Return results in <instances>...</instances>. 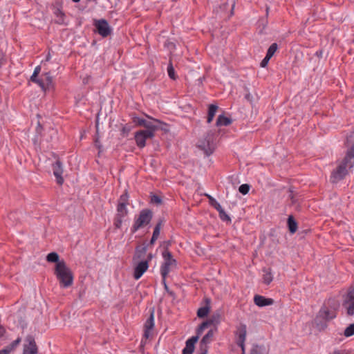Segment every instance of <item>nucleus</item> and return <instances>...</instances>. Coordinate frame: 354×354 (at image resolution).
<instances>
[{
	"label": "nucleus",
	"instance_id": "1",
	"mask_svg": "<svg viewBox=\"0 0 354 354\" xmlns=\"http://www.w3.org/2000/svg\"><path fill=\"white\" fill-rule=\"evenodd\" d=\"M354 167V144L350 146L344 157L337 160V167L334 169L330 176V181L333 184L337 183L343 180L348 174L350 170Z\"/></svg>",
	"mask_w": 354,
	"mask_h": 354
},
{
	"label": "nucleus",
	"instance_id": "2",
	"mask_svg": "<svg viewBox=\"0 0 354 354\" xmlns=\"http://www.w3.org/2000/svg\"><path fill=\"white\" fill-rule=\"evenodd\" d=\"M338 304L334 299H328L320 308L315 317V322L318 326L326 328V322L337 317Z\"/></svg>",
	"mask_w": 354,
	"mask_h": 354
},
{
	"label": "nucleus",
	"instance_id": "3",
	"mask_svg": "<svg viewBox=\"0 0 354 354\" xmlns=\"http://www.w3.org/2000/svg\"><path fill=\"white\" fill-rule=\"evenodd\" d=\"M219 319V315H218L216 317L214 315L209 319L203 322L196 329V335L192 336L191 338L188 339L185 343V347L183 350V354H193L195 348V344L197 342L199 336L203 333V331L211 325L214 324L216 322V319Z\"/></svg>",
	"mask_w": 354,
	"mask_h": 354
},
{
	"label": "nucleus",
	"instance_id": "4",
	"mask_svg": "<svg viewBox=\"0 0 354 354\" xmlns=\"http://www.w3.org/2000/svg\"><path fill=\"white\" fill-rule=\"evenodd\" d=\"M55 274L62 288H68L73 284V273L66 266L65 261H61L57 265H55Z\"/></svg>",
	"mask_w": 354,
	"mask_h": 354
},
{
	"label": "nucleus",
	"instance_id": "5",
	"mask_svg": "<svg viewBox=\"0 0 354 354\" xmlns=\"http://www.w3.org/2000/svg\"><path fill=\"white\" fill-rule=\"evenodd\" d=\"M153 212L149 209H143L140 212L138 218H135L131 228V233L134 234L140 228L148 225L153 218Z\"/></svg>",
	"mask_w": 354,
	"mask_h": 354
},
{
	"label": "nucleus",
	"instance_id": "6",
	"mask_svg": "<svg viewBox=\"0 0 354 354\" xmlns=\"http://www.w3.org/2000/svg\"><path fill=\"white\" fill-rule=\"evenodd\" d=\"M196 146L200 150L203 151L206 156H209L216 149L214 134L212 132H208L204 138L198 140Z\"/></svg>",
	"mask_w": 354,
	"mask_h": 354
},
{
	"label": "nucleus",
	"instance_id": "7",
	"mask_svg": "<svg viewBox=\"0 0 354 354\" xmlns=\"http://www.w3.org/2000/svg\"><path fill=\"white\" fill-rule=\"evenodd\" d=\"M162 256L164 259V262L160 266V274L163 281H165L171 270V268L176 266L177 261L173 258L171 253L167 249H165L162 252Z\"/></svg>",
	"mask_w": 354,
	"mask_h": 354
},
{
	"label": "nucleus",
	"instance_id": "8",
	"mask_svg": "<svg viewBox=\"0 0 354 354\" xmlns=\"http://www.w3.org/2000/svg\"><path fill=\"white\" fill-rule=\"evenodd\" d=\"M93 32L105 38L112 33V28L104 19H93Z\"/></svg>",
	"mask_w": 354,
	"mask_h": 354
},
{
	"label": "nucleus",
	"instance_id": "9",
	"mask_svg": "<svg viewBox=\"0 0 354 354\" xmlns=\"http://www.w3.org/2000/svg\"><path fill=\"white\" fill-rule=\"evenodd\" d=\"M33 82L37 84L41 87L42 91H44V92L54 90L55 88V83L53 82V78L51 76L50 72L43 73Z\"/></svg>",
	"mask_w": 354,
	"mask_h": 354
},
{
	"label": "nucleus",
	"instance_id": "10",
	"mask_svg": "<svg viewBox=\"0 0 354 354\" xmlns=\"http://www.w3.org/2000/svg\"><path fill=\"white\" fill-rule=\"evenodd\" d=\"M154 134L148 131H138L135 133L134 138L137 146L140 149H142L146 146V140L149 138H153Z\"/></svg>",
	"mask_w": 354,
	"mask_h": 354
},
{
	"label": "nucleus",
	"instance_id": "11",
	"mask_svg": "<svg viewBox=\"0 0 354 354\" xmlns=\"http://www.w3.org/2000/svg\"><path fill=\"white\" fill-rule=\"evenodd\" d=\"M236 335L237 336L236 344L241 348L242 354H245V342L247 335V327L245 324H241L236 330Z\"/></svg>",
	"mask_w": 354,
	"mask_h": 354
},
{
	"label": "nucleus",
	"instance_id": "12",
	"mask_svg": "<svg viewBox=\"0 0 354 354\" xmlns=\"http://www.w3.org/2000/svg\"><path fill=\"white\" fill-rule=\"evenodd\" d=\"M146 116L149 119V120H146L144 126L145 129H143L142 131H148V132L149 131L155 135L156 131H158L160 129H162L160 127L161 124H166L165 123L162 122V121L158 119L153 118L152 117H150L147 115H146Z\"/></svg>",
	"mask_w": 354,
	"mask_h": 354
},
{
	"label": "nucleus",
	"instance_id": "13",
	"mask_svg": "<svg viewBox=\"0 0 354 354\" xmlns=\"http://www.w3.org/2000/svg\"><path fill=\"white\" fill-rule=\"evenodd\" d=\"M348 316L354 315V290L349 291L342 304Z\"/></svg>",
	"mask_w": 354,
	"mask_h": 354
},
{
	"label": "nucleus",
	"instance_id": "14",
	"mask_svg": "<svg viewBox=\"0 0 354 354\" xmlns=\"http://www.w3.org/2000/svg\"><path fill=\"white\" fill-rule=\"evenodd\" d=\"M37 347L32 336L28 335L25 339L23 354H37Z\"/></svg>",
	"mask_w": 354,
	"mask_h": 354
},
{
	"label": "nucleus",
	"instance_id": "15",
	"mask_svg": "<svg viewBox=\"0 0 354 354\" xmlns=\"http://www.w3.org/2000/svg\"><path fill=\"white\" fill-rule=\"evenodd\" d=\"M149 268L148 261H140L134 268L133 277L135 279H139Z\"/></svg>",
	"mask_w": 354,
	"mask_h": 354
},
{
	"label": "nucleus",
	"instance_id": "16",
	"mask_svg": "<svg viewBox=\"0 0 354 354\" xmlns=\"http://www.w3.org/2000/svg\"><path fill=\"white\" fill-rule=\"evenodd\" d=\"M53 174L56 178V181L59 185H62L64 179L62 178L63 168L62 163L57 160L53 164Z\"/></svg>",
	"mask_w": 354,
	"mask_h": 354
},
{
	"label": "nucleus",
	"instance_id": "17",
	"mask_svg": "<svg viewBox=\"0 0 354 354\" xmlns=\"http://www.w3.org/2000/svg\"><path fill=\"white\" fill-rule=\"evenodd\" d=\"M154 327V310H152L149 317L147 319L145 324V333L144 336L146 339L149 338L150 335V331Z\"/></svg>",
	"mask_w": 354,
	"mask_h": 354
},
{
	"label": "nucleus",
	"instance_id": "18",
	"mask_svg": "<svg viewBox=\"0 0 354 354\" xmlns=\"http://www.w3.org/2000/svg\"><path fill=\"white\" fill-rule=\"evenodd\" d=\"M254 302L257 306L263 307L273 304L274 300L271 298H266L263 296L257 295L254 297Z\"/></svg>",
	"mask_w": 354,
	"mask_h": 354
},
{
	"label": "nucleus",
	"instance_id": "19",
	"mask_svg": "<svg viewBox=\"0 0 354 354\" xmlns=\"http://www.w3.org/2000/svg\"><path fill=\"white\" fill-rule=\"evenodd\" d=\"M147 250V245H138L135 249V253L133 257V260L134 261H138L140 259H142L144 258L145 255L146 254Z\"/></svg>",
	"mask_w": 354,
	"mask_h": 354
},
{
	"label": "nucleus",
	"instance_id": "20",
	"mask_svg": "<svg viewBox=\"0 0 354 354\" xmlns=\"http://www.w3.org/2000/svg\"><path fill=\"white\" fill-rule=\"evenodd\" d=\"M232 123V120L224 115H219L217 118L216 124L217 127H227Z\"/></svg>",
	"mask_w": 354,
	"mask_h": 354
},
{
	"label": "nucleus",
	"instance_id": "21",
	"mask_svg": "<svg viewBox=\"0 0 354 354\" xmlns=\"http://www.w3.org/2000/svg\"><path fill=\"white\" fill-rule=\"evenodd\" d=\"M207 305L203 307H201L197 310V316L200 318H204L205 317L209 312V306L208 304H209L210 301L209 299H206Z\"/></svg>",
	"mask_w": 354,
	"mask_h": 354
},
{
	"label": "nucleus",
	"instance_id": "22",
	"mask_svg": "<svg viewBox=\"0 0 354 354\" xmlns=\"http://www.w3.org/2000/svg\"><path fill=\"white\" fill-rule=\"evenodd\" d=\"M287 223H288L289 232L291 234L295 233L297 230V223L296 221L294 219L292 216H290L288 217Z\"/></svg>",
	"mask_w": 354,
	"mask_h": 354
},
{
	"label": "nucleus",
	"instance_id": "23",
	"mask_svg": "<svg viewBox=\"0 0 354 354\" xmlns=\"http://www.w3.org/2000/svg\"><path fill=\"white\" fill-rule=\"evenodd\" d=\"M214 330L210 329L207 334L202 338V339L200 342V344L201 345H206L207 346L212 341L214 337Z\"/></svg>",
	"mask_w": 354,
	"mask_h": 354
},
{
	"label": "nucleus",
	"instance_id": "24",
	"mask_svg": "<svg viewBox=\"0 0 354 354\" xmlns=\"http://www.w3.org/2000/svg\"><path fill=\"white\" fill-rule=\"evenodd\" d=\"M218 110V106L216 104H210L208 108V115H207V123H210Z\"/></svg>",
	"mask_w": 354,
	"mask_h": 354
},
{
	"label": "nucleus",
	"instance_id": "25",
	"mask_svg": "<svg viewBox=\"0 0 354 354\" xmlns=\"http://www.w3.org/2000/svg\"><path fill=\"white\" fill-rule=\"evenodd\" d=\"M266 348L264 346L253 344L250 350V354H265Z\"/></svg>",
	"mask_w": 354,
	"mask_h": 354
},
{
	"label": "nucleus",
	"instance_id": "26",
	"mask_svg": "<svg viewBox=\"0 0 354 354\" xmlns=\"http://www.w3.org/2000/svg\"><path fill=\"white\" fill-rule=\"evenodd\" d=\"M46 260L48 262L56 263L57 265L61 261H64V260H59V257L56 252H50L46 257Z\"/></svg>",
	"mask_w": 354,
	"mask_h": 354
},
{
	"label": "nucleus",
	"instance_id": "27",
	"mask_svg": "<svg viewBox=\"0 0 354 354\" xmlns=\"http://www.w3.org/2000/svg\"><path fill=\"white\" fill-rule=\"evenodd\" d=\"M163 223H164V220L162 218H160L153 229V234H152L153 237L157 238V239L158 238V236L160 235V232L161 227L163 225Z\"/></svg>",
	"mask_w": 354,
	"mask_h": 354
},
{
	"label": "nucleus",
	"instance_id": "28",
	"mask_svg": "<svg viewBox=\"0 0 354 354\" xmlns=\"http://www.w3.org/2000/svg\"><path fill=\"white\" fill-rule=\"evenodd\" d=\"M128 214V209L126 205L118 204L117 214L122 217H125Z\"/></svg>",
	"mask_w": 354,
	"mask_h": 354
},
{
	"label": "nucleus",
	"instance_id": "29",
	"mask_svg": "<svg viewBox=\"0 0 354 354\" xmlns=\"http://www.w3.org/2000/svg\"><path fill=\"white\" fill-rule=\"evenodd\" d=\"M205 196L208 198L209 204L214 207L216 210L219 209L221 207V205L219 204V203L217 202V201L213 198L211 195L206 194Z\"/></svg>",
	"mask_w": 354,
	"mask_h": 354
},
{
	"label": "nucleus",
	"instance_id": "30",
	"mask_svg": "<svg viewBox=\"0 0 354 354\" xmlns=\"http://www.w3.org/2000/svg\"><path fill=\"white\" fill-rule=\"evenodd\" d=\"M264 274L263 275V283L268 285L272 281V275L271 272L267 270H263Z\"/></svg>",
	"mask_w": 354,
	"mask_h": 354
},
{
	"label": "nucleus",
	"instance_id": "31",
	"mask_svg": "<svg viewBox=\"0 0 354 354\" xmlns=\"http://www.w3.org/2000/svg\"><path fill=\"white\" fill-rule=\"evenodd\" d=\"M277 49H278L277 44V43L272 44L267 50L266 56H268V57L272 58V57L276 53Z\"/></svg>",
	"mask_w": 354,
	"mask_h": 354
},
{
	"label": "nucleus",
	"instance_id": "32",
	"mask_svg": "<svg viewBox=\"0 0 354 354\" xmlns=\"http://www.w3.org/2000/svg\"><path fill=\"white\" fill-rule=\"evenodd\" d=\"M343 335L345 337H350L354 335V323L350 324L344 329Z\"/></svg>",
	"mask_w": 354,
	"mask_h": 354
},
{
	"label": "nucleus",
	"instance_id": "33",
	"mask_svg": "<svg viewBox=\"0 0 354 354\" xmlns=\"http://www.w3.org/2000/svg\"><path fill=\"white\" fill-rule=\"evenodd\" d=\"M146 119L138 117L136 115L132 116V122L138 127H144Z\"/></svg>",
	"mask_w": 354,
	"mask_h": 354
},
{
	"label": "nucleus",
	"instance_id": "34",
	"mask_svg": "<svg viewBox=\"0 0 354 354\" xmlns=\"http://www.w3.org/2000/svg\"><path fill=\"white\" fill-rule=\"evenodd\" d=\"M219 214V217L223 221H226L228 223L231 222L230 217L225 213L223 207H221L219 209L217 210Z\"/></svg>",
	"mask_w": 354,
	"mask_h": 354
},
{
	"label": "nucleus",
	"instance_id": "35",
	"mask_svg": "<svg viewBox=\"0 0 354 354\" xmlns=\"http://www.w3.org/2000/svg\"><path fill=\"white\" fill-rule=\"evenodd\" d=\"M55 15L57 17L56 22L59 24L64 23V14L59 9L56 10Z\"/></svg>",
	"mask_w": 354,
	"mask_h": 354
},
{
	"label": "nucleus",
	"instance_id": "36",
	"mask_svg": "<svg viewBox=\"0 0 354 354\" xmlns=\"http://www.w3.org/2000/svg\"><path fill=\"white\" fill-rule=\"evenodd\" d=\"M167 73H168L169 77L171 79H172V80H176V75L175 74V71H174V68L173 67L171 62H169V65L167 66Z\"/></svg>",
	"mask_w": 354,
	"mask_h": 354
},
{
	"label": "nucleus",
	"instance_id": "37",
	"mask_svg": "<svg viewBox=\"0 0 354 354\" xmlns=\"http://www.w3.org/2000/svg\"><path fill=\"white\" fill-rule=\"evenodd\" d=\"M129 196L127 192L122 194L118 201V204L128 205Z\"/></svg>",
	"mask_w": 354,
	"mask_h": 354
},
{
	"label": "nucleus",
	"instance_id": "38",
	"mask_svg": "<svg viewBox=\"0 0 354 354\" xmlns=\"http://www.w3.org/2000/svg\"><path fill=\"white\" fill-rule=\"evenodd\" d=\"M124 217L116 215L114 218V225L116 228L119 229L122 226Z\"/></svg>",
	"mask_w": 354,
	"mask_h": 354
},
{
	"label": "nucleus",
	"instance_id": "39",
	"mask_svg": "<svg viewBox=\"0 0 354 354\" xmlns=\"http://www.w3.org/2000/svg\"><path fill=\"white\" fill-rule=\"evenodd\" d=\"M250 190V185L248 184H243L239 186V191L243 195L247 194Z\"/></svg>",
	"mask_w": 354,
	"mask_h": 354
},
{
	"label": "nucleus",
	"instance_id": "40",
	"mask_svg": "<svg viewBox=\"0 0 354 354\" xmlns=\"http://www.w3.org/2000/svg\"><path fill=\"white\" fill-rule=\"evenodd\" d=\"M40 71H41V67L39 66H37L35 68L34 72L30 77V80L32 82L38 78V75L40 73Z\"/></svg>",
	"mask_w": 354,
	"mask_h": 354
},
{
	"label": "nucleus",
	"instance_id": "41",
	"mask_svg": "<svg viewBox=\"0 0 354 354\" xmlns=\"http://www.w3.org/2000/svg\"><path fill=\"white\" fill-rule=\"evenodd\" d=\"M151 201L153 203L159 205L162 203L161 198L157 195H153L151 198Z\"/></svg>",
	"mask_w": 354,
	"mask_h": 354
},
{
	"label": "nucleus",
	"instance_id": "42",
	"mask_svg": "<svg viewBox=\"0 0 354 354\" xmlns=\"http://www.w3.org/2000/svg\"><path fill=\"white\" fill-rule=\"evenodd\" d=\"M289 198H290L292 204L297 203V199L296 198V196L294 194V192L291 189H289Z\"/></svg>",
	"mask_w": 354,
	"mask_h": 354
},
{
	"label": "nucleus",
	"instance_id": "43",
	"mask_svg": "<svg viewBox=\"0 0 354 354\" xmlns=\"http://www.w3.org/2000/svg\"><path fill=\"white\" fill-rule=\"evenodd\" d=\"M208 346L206 345L199 344V353L198 354H207Z\"/></svg>",
	"mask_w": 354,
	"mask_h": 354
},
{
	"label": "nucleus",
	"instance_id": "44",
	"mask_svg": "<svg viewBox=\"0 0 354 354\" xmlns=\"http://www.w3.org/2000/svg\"><path fill=\"white\" fill-rule=\"evenodd\" d=\"M21 342V338L18 337L17 339L13 341L9 346L10 348L14 350Z\"/></svg>",
	"mask_w": 354,
	"mask_h": 354
},
{
	"label": "nucleus",
	"instance_id": "45",
	"mask_svg": "<svg viewBox=\"0 0 354 354\" xmlns=\"http://www.w3.org/2000/svg\"><path fill=\"white\" fill-rule=\"evenodd\" d=\"M270 59L271 58H270V57L268 58V56L266 55V57L263 59V60L260 63L261 67L265 68L266 66H267Z\"/></svg>",
	"mask_w": 354,
	"mask_h": 354
},
{
	"label": "nucleus",
	"instance_id": "46",
	"mask_svg": "<svg viewBox=\"0 0 354 354\" xmlns=\"http://www.w3.org/2000/svg\"><path fill=\"white\" fill-rule=\"evenodd\" d=\"M13 350L8 346L6 348L0 351V354H10Z\"/></svg>",
	"mask_w": 354,
	"mask_h": 354
},
{
	"label": "nucleus",
	"instance_id": "47",
	"mask_svg": "<svg viewBox=\"0 0 354 354\" xmlns=\"http://www.w3.org/2000/svg\"><path fill=\"white\" fill-rule=\"evenodd\" d=\"M329 354H349V353L346 350L335 349L333 352L330 353Z\"/></svg>",
	"mask_w": 354,
	"mask_h": 354
},
{
	"label": "nucleus",
	"instance_id": "48",
	"mask_svg": "<svg viewBox=\"0 0 354 354\" xmlns=\"http://www.w3.org/2000/svg\"><path fill=\"white\" fill-rule=\"evenodd\" d=\"M131 130V128L130 126L124 125L122 129V133L127 135L130 132Z\"/></svg>",
	"mask_w": 354,
	"mask_h": 354
},
{
	"label": "nucleus",
	"instance_id": "49",
	"mask_svg": "<svg viewBox=\"0 0 354 354\" xmlns=\"http://www.w3.org/2000/svg\"><path fill=\"white\" fill-rule=\"evenodd\" d=\"M245 98L249 101V102H252V95L250 94V93H246L245 95Z\"/></svg>",
	"mask_w": 354,
	"mask_h": 354
},
{
	"label": "nucleus",
	"instance_id": "50",
	"mask_svg": "<svg viewBox=\"0 0 354 354\" xmlns=\"http://www.w3.org/2000/svg\"><path fill=\"white\" fill-rule=\"evenodd\" d=\"M3 52L0 50V67L1 66V65L3 64Z\"/></svg>",
	"mask_w": 354,
	"mask_h": 354
},
{
	"label": "nucleus",
	"instance_id": "51",
	"mask_svg": "<svg viewBox=\"0 0 354 354\" xmlns=\"http://www.w3.org/2000/svg\"><path fill=\"white\" fill-rule=\"evenodd\" d=\"M5 328L0 325V337H2L3 336L4 333H5Z\"/></svg>",
	"mask_w": 354,
	"mask_h": 354
},
{
	"label": "nucleus",
	"instance_id": "52",
	"mask_svg": "<svg viewBox=\"0 0 354 354\" xmlns=\"http://www.w3.org/2000/svg\"><path fill=\"white\" fill-rule=\"evenodd\" d=\"M157 239H158L157 238H154V237L152 236L151 240H150L149 244L150 245H153Z\"/></svg>",
	"mask_w": 354,
	"mask_h": 354
},
{
	"label": "nucleus",
	"instance_id": "53",
	"mask_svg": "<svg viewBox=\"0 0 354 354\" xmlns=\"http://www.w3.org/2000/svg\"><path fill=\"white\" fill-rule=\"evenodd\" d=\"M153 256L151 253H149L147 256V259L146 261H148V263L151 260Z\"/></svg>",
	"mask_w": 354,
	"mask_h": 354
},
{
	"label": "nucleus",
	"instance_id": "54",
	"mask_svg": "<svg viewBox=\"0 0 354 354\" xmlns=\"http://www.w3.org/2000/svg\"><path fill=\"white\" fill-rule=\"evenodd\" d=\"M162 281H164L162 280ZM163 283H164V286H165V288L167 290H168V286L166 284V281H165V282H163Z\"/></svg>",
	"mask_w": 354,
	"mask_h": 354
},
{
	"label": "nucleus",
	"instance_id": "55",
	"mask_svg": "<svg viewBox=\"0 0 354 354\" xmlns=\"http://www.w3.org/2000/svg\"><path fill=\"white\" fill-rule=\"evenodd\" d=\"M73 2L77 3L79 2L80 0H72Z\"/></svg>",
	"mask_w": 354,
	"mask_h": 354
},
{
	"label": "nucleus",
	"instance_id": "56",
	"mask_svg": "<svg viewBox=\"0 0 354 354\" xmlns=\"http://www.w3.org/2000/svg\"><path fill=\"white\" fill-rule=\"evenodd\" d=\"M12 216H13V214H10L9 215V218H12Z\"/></svg>",
	"mask_w": 354,
	"mask_h": 354
},
{
	"label": "nucleus",
	"instance_id": "57",
	"mask_svg": "<svg viewBox=\"0 0 354 354\" xmlns=\"http://www.w3.org/2000/svg\"><path fill=\"white\" fill-rule=\"evenodd\" d=\"M49 59H50V56H49V55H48V57H47V60H48Z\"/></svg>",
	"mask_w": 354,
	"mask_h": 354
}]
</instances>
